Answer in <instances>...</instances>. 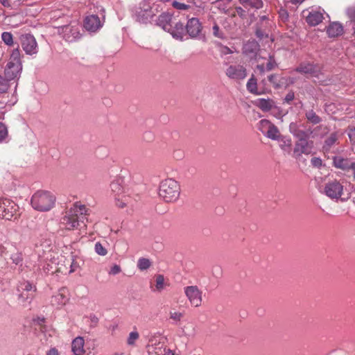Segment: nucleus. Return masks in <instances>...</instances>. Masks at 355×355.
<instances>
[{
    "label": "nucleus",
    "instance_id": "2",
    "mask_svg": "<svg viewBox=\"0 0 355 355\" xmlns=\"http://www.w3.org/2000/svg\"><path fill=\"white\" fill-rule=\"evenodd\" d=\"M180 186L173 178H166L161 181L159 187V196L166 202H173L180 196Z\"/></svg>",
    "mask_w": 355,
    "mask_h": 355
},
{
    "label": "nucleus",
    "instance_id": "21",
    "mask_svg": "<svg viewBox=\"0 0 355 355\" xmlns=\"http://www.w3.org/2000/svg\"><path fill=\"white\" fill-rule=\"evenodd\" d=\"M172 24L173 26H171V30H169L168 33H170L173 37L182 40L185 30L184 24L180 21L173 20Z\"/></svg>",
    "mask_w": 355,
    "mask_h": 355
},
{
    "label": "nucleus",
    "instance_id": "57",
    "mask_svg": "<svg viewBox=\"0 0 355 355\" xmlns=\"http://www.w3.org/2000/svg\"><path fill=\"white\" fill-rule=\"evenodd\" d=\"M89 319H90L91 323L94 326L96 325L97 323L98 322V318L94 315H91L89 316Z\"/></svg>",
    "mask_w": 355,
    "mask_h": 355
},
{
    "label": "nucleus",
    "instance_id": "26",
    "mask_svg": "<svg viewBox=\"0 0 355 355\" xmlns=\"http://www.w3.org/2000/svg\"><path fill=\"white\" fill-rule=\"evenodd\" d=\"M333 160L334 166L335 167L344 171L350 169L352 165V162H351L348 159H345L341 157H334Z\"/></svg>",
    "mask_w": 355,
    "mask_h": 355
},
{
    "label": "nucleus",
    "instance_id": "60",
    "mask_svg": "<svg viewBox=\"0 0 355 355\" xmlns=\"http://www.w3.org/2000/svg\"><path fill=\"white\" fill-rule=\"evenodd\" d=\"M1 4L5 7L10 6V0H0Z\"/></svg>",
    "mask_w": 355,
    "mask_h": 355
},
{
    "label": "nucleus",
    "instance_id": "42",
    "mask_svg": "<svg viewBox=\"0 0 355 355\" xmlns=\"http://www.w3.org/2000/svg\"><path fill=\"white\" fill-rule=\"evenodd\" d=\"M10 62L15 63H21L20 62V53L18 49H14L11 53Z\"/></svg>",
    "mask_w": 355,
    "mask_h": 355
},
{
    "label": "nucleus",
    "instance_id": "31",
    "mask_svg": "<svg viewBox=\"0 0 355 355\" xmlns=\"http://www.w3.org/2000/svg\"><path fill=\"white\" fill-rule=\"evenodd\" d=\"M305 116L309 122L315 125L321 122V118L313 110H306Z\"/></svg>",
    "mask_w": 355,
    "mask_h": 355
},
{
    "label": "nucleus",
    "instance_id": "34",
    "mask_svg": "<svg viewBox=\"0 0 355 355\" xmlns=\"http://www.w3.org/2000/svg\"><path fill=\"white\" fill-rule=\"evenodd\" d=\"M247 89L252 94H256L257 90V80L252 76L248 81L247 83Z\"/></svg>",
    "mask_w": 355,
    "mask_h": 355
},
{
    "label": "nucleus",
    "instance_id": "20",
    "mask_svg": "<svg viewBox=\"0 0 355 355\" xmlns=\"http://www.w3.org/2000/svg\"><path fill=\"white\" fill-rule=\"evenodd\" d=\"M21 69V63L13 64L8 62L5 69V76L8 80H13L17 76Z\"/></svg>",
    "mask_w": 355,
    "mask_h": 355
},
{
    "label": "nucleus",
    "instance_id": "35",
    "mask_svg": "<svg viewBox=\"0 0 355 355\" xmlns=\"http://www.w3.org/2000/svg\"><path fill=\"white\" fill-rule=\"evenodd\" d=\"M151 266V261L146 258H140L137 261V267L140 270H145Z\"/></svg>",
    "mask_w": 355,
    "mask_h": 355
},
{
    "label": "nucleus",
    "instance_id": "28",
    "mask_svg": "<svg viewBox=\"0 0 355 355\" xmlns=\"http://www.w3.org/2000/svg\"><path fill=\"white\" fill-rule=\"evenodd\" d=\"M268 79L275 89L281 88L284 83V78L279 77L277 74L270 75Z\"/></svg>",
    "mask_w": 355,
    "mask_h": 355
},
{
    "label": "nucleus",
    "instance_id": "5",
    "mask_svg": "<svg viewBox=\"0 0 355 355\" xmlns=\"http://www.w3.org/2000/svg\"><path fill=\"white\" fill-rule=\"evenodd\" d=\"M18 205L8 198H0V217L6 220H12L18 211Z\"/></svg>",
    "mask_w": 355,
    "mask_h": 355
},
{
    "label": "nucleus",
    "instance_id": "33",
    "mask_svg": "<svg viewBox=\"0 0 355 355\" xmlns=\"http://www.w3.org/2000/svg\"><path fill=\"white\" fill-rule=\"evenodd\" d=\"M259 49V44L254 41L248 42L244 46L245 53H255Z\"/></svg>",
    "mask_w": 355,
    "mask_h": 355
},
{
    "label": "nucleus",
    "instance_id": "58",
    "mask_svg": "<svg viewBox=\"0 0 355 355\" xmlns=\"http://www.w3.org/2000/svg\"><path fill=\"white\" fill-rule=\"evenodd\" d=\"M221 52L223 54H230L232 53V51L228 48L227 46H223L221 49Z\"/></svg>",
    "mask_w": 355,
    "mask_h": 355
},
{
    "label": "nucleus",
    "instance_id": "47",
    "mask_svg": "<svg viewBox=\"0 0 355 355\" xmlns=\"http://www.w3.org/2000/svg\"><path fill=\"white\" fill-rule=\"evenodd\" d=\"M213 34L218 38L223 39L225 37L223 33L220 31L219 26L217 24H215L213 26Z\"/></svg>",
    "mask_w": 355,
    "mask_h": 355
},
{
    "label": "nucleus",
    "instance_id": "37",
    "mask_svg": "<svg viewBox=\"0 0 355 355\" xmlns=\"http://www.w3.org/2000/svg\"><path fill=\"white\" fill-rule=\"evenodd\" d=\"M94 250L96 254H98L100 256H105L108 252L106 246L103 245L100 242L96 243Z\"/></svg>",
    "mask_w": 355,
    "mask_h": 355
},
{
    "label": "nucleus",
    "instance_id": "48",
    "mask_svg": "<svg viewBox=\"0 0 355 355\" xmlns=\"http://www.w3.org/2000/svg\"><path fill=\"white\" fill-rule=\"evenodd\" d=\"M256 35L260 40H263L264 38H267L268 36V34L266 33V31L265 30H262L259 28H257L256 30Z\"/></svg>",
    "mask_w": 355,
    "mask_h": 355
},
{
    "label": "nucleus",
    "instance_id": "16",
    "mask_svg": "<svg viewBox=\"0 0 355 355\" xmlns=\"http://www.w3.org/2000/svg\"><path fill=\"white\" fill-rule=\"evenodd\" d=\"M68 291L65 288H62L59 292L52 296L51 303L54 306H62L67 302L69 298L67 296Z\"/></svg>",
    "mask_w": 355,
    "mask_h": 355
},
{
    "label": "nucleus",
    "instance_id": "15",
    "mask_svg": "<svg viewBox=\"0 0 355 355\" xmlns=\"http://www.w3.org/2000/svg\"><path fill=\"white\" fill-rule=\"evenodd\" d=\"M259 125L260 129L262 132H264L265 130H266V134L268 138L275 140L280 136V133L277 128L268 120H261Z\"/></svg>",
    "mask_w": 355,
    "mask_h": 355
},
{
    "label": "nucleus",
    "instance_id": "45",
    "mask_svg": "<svg viewBox=\"0 0 355 355\" xmlns=\"http://www.w3.org/2000/svg\"><path fill=\"white\" fill-rule=\"evenodd\" d=\"M139 338V334L137 331H132L130 333L128 338V344L130 345H134L135 342Z\"/></svg>",
    "mask_w": 355,
    "mask_h": 355
},
{
    "label": "nucleus",
    "instance_id": "12",
    "mask_svg": "<svg viewBox=\"0 0 355 355\" xmlns=\"http://www.w3.org/2000/svg\"><path fill=\"white\" fill-rule=\"evenodd\" d=\"M343 187L337 180L327 182L324 187V193L331 199H338L343 193Z\"/></svg>",
    "mask_w": 355,
    "mask_h": 355
},
{
    "label": "nucleus",
    "instance_id": "64",
    "mask_svg": "<svg viewBox=\"0 0 355 355\" xmlns=\"http://www.w3.org/2000/svg\"><path fill=\"white\" fill-rule=\"evenodd\" d=\"M350 169H352L353 171V174H354V179L355 180V162H352V165L350 168Z\"/></svg>",
    "mask_w": 355,
    "mask_h": 355
},
{
    "label": "nucleus",
    "instance_id": "52",
    "mask_svg": "<svg viewBox=\"0 0 355 355\" xmlns=\"http://www.w3.org/2000/svg\"><path fill=\"white\" fill-rule=\"evenodd\" d=\"M173 6L178 10H187L189 8L188 5L178 1H173L172 3Z\"/></svg>",
    "mask_w": 355,
    "mask_h": 355
},
{
    "label": "nucleus",
    "instance_id": "46",
    "mask_svg": "<svg viewBox=\"0 0 355 355\" xmlns=\"http://www.w3.org/2000/svg\"><path fill=\"white\" fill-rule=\"evenodd\" d=\"M277 67V63L274 59V57L272 55H270L269 60L266 64V70L267 71H271Z\"/></svg>",
    "mask_w": 355,
    "mask_h": 355
},
{
    "label": "nucleus",
    "instance_id": "61",
    "mask_svg": "<svg viewBox=\"0 0 355 355\" xmlns=\"http://www.w3.org/2000/svg\"><path fill=\"white\" fill-rule=\"evenodd\" d=\"M257 69L259 71V72L263 74L265 72V67L263 64H259L257 67Z\"/></svg>",
    "mask_w": 355,
    "mask_h": 355
},
{
    "label": "nucleus",
    "instance_id": "51",
    "mask_svg": "<svg viewBox=\"0 0 355 355\" xmlns=\"http://www.w3.org/2000/svg\"><path fill=\"white\" fill-rule=\"evenodd\" d=\"M79 262L74 259L73 258L71 259V261L70 262V270L69 272H73L76 270L77 268H79Z\"/></svg>",
    "mask_w": 355,
    "mask_h": 355
},
{
    "label": "nucleus",
    "instance_id": "9",
    "mask_svg": "<svg viewBox=\"0 0 355 355\" xmlns=\"http://www.w3.org/2000/svg\"><path fill=\"white\" fill-rule=\"evenodd\" d=\"M153 0H142L139 3V7L137 10V16L138 20L143 23H146L149 19L154 15L152 10V3Z\"/></svg>",
    "mask_w": 355,
    "mask_h": 355
},
{
    "label": "nucleus",
    "instance_id": "1",
    "mask_svg": "<svg viewBox=\"0 0 355 355\" xmlns=\"http://www.w3.org/2000/svg\"><path fill=\"white\" fill-rule=\"evenodd\" d=\"M87 209L85 205L75 203L67 210L60 220V227L67 230L78 229L81 224L85 225Z\"/></svg>",
    "mask_w": 355,
    "mask_h": 355
},
{
    "label": "nucleus",
    "instance_id": "25",
    "mask_svg": "<svg viewBox=\"0 0 355 355\" xmlns=\"http://www.w3.org/2000/svg\"><path fill=\"white\" fill-rule=\"evenodd\" d=\"M327 32L329 37H338L343 34V27L342 24L338 22H333L328 26Z\"/></svg>",
    "mask_w": 355,
    "mask_h": 355
},
{
    "label": "nucleus",
    "instance_id": "18",
    "mask_svg": "<svg viewBox=\"0 0 355 355\" xmlns=\"http://www.w3.org/2000/svg\"><path fill=\"white\" fill-rule=\"evenodd\" d=\"M202 29L201 24L197 18L190 19L186 26V30L187 33L191 37H196L199 35Z\"/></svg>",
    "mask_w": 355,
    "mask_h": 355
},
{
    "label": "nucleus",
    "instance_id": "59",
    "mask_svg": "<svg viewBox=\"0 0 355 355\" xmlns=\"http://www.w3.org/2000/svg\"><path fill=\"white\" fill-rule=\"evenodd\" d=\"M46 355H58V352L57 349L52 348L47 352Z\"/></svg>",
    "mask_w": 355,
    "mask_h": 355
},
{
    "label": "nucleus",
    "instance_id": "32",
    "mask_svg": "<svg viewBox=\"0 0 355 355\" xmlns=\"http://www.w3.org/2000/svg\"><path fill=\"white\" fill-rule=\"evenodd\" d=\"M10 258L12 261V263L16 265H19L21 263L22 257L19 252L14 249L12 251H10Z\"/></svg>",
    "mask_w": 355,
    "mask_h": 355
},
{
    "label": "nucleus",
    "instance_id": "56",
    "mask_svg": "<svg viewBox=\"0 0 355 355\" xmlns=\"http://www.w3.org/2000/svg\"><path fill=\"white\" fill-rule=\"evenodd\" d=\"M182 317V313L180 312H171L170 318L175 321H180Z\"/></svg>",
    "mask_w": 355,
    "mask_h": 355
},
{
    "label": "nucleus",
    "instance_id": "49",
    "mask_svg": "<svg viewBox=\"0 0 355 355\" xmlns=\"http://www.w3.org/2000/svg\"><path fill=\"white\" fill-rule=\"evenodd\" d=\"M8 135L6 127L2 123H0V141L6 138Z\"/></svg>",
    "mask_w": 355,
    "mask_h": 355
},
{
    "label": "nucleus",
    "instance_id": "55",
    "mask_svg": "<svg viewBox=\"0 0 355 355\" xmlns=\"http://www.w3.org/2000/svg\"><path fill=\"white\" fill-rule=\"evenodd\" d=\"M295 94L293 91H290L285 96L284 98V102L287 103L288 104H290L294 99Z\"/></svg>",
    "mask_w": 355,
    "mask_h": 355
},
{
    "label": "nucleus",
    "instance_id": "8",
    "mask_svg": "<svg viewBox=\"0 0 355 355\" xmlns=\"http://www.w3.org/2000/svg\"><path fill=\"white\" fill-rule=\"evenodd\" d=\"M166 338L160 336H153L146 346L148 355H163Z\"/></svg>",
    "mask_w": 355,
    "mask_h": 355
},
{
    "label": "nucleus",
    "instance_id": "38",
    "mask_svg": "<svg viewBox=\"0 0 355 355\" xmlns=\"http://www.w3.org/2000/svg\"><path fill=\"white\" fill-rule=\"evenodd\" d=\"M347 15L350 20V24L352 26V28L354 31L353 34L355 35V8H349L347 10Z\"/></svg>",
    "mask_w": 355,
    "mask_h": 355
},
{
    "label": "nucleus",
    "instance_id": "63",
    "mask_svg": "<svg viewBox=\"0 0 355 355\" xmlns=\"http://www.w3.org/2000/svg\"><path fill=\"white\" fill-rule=\"evenodd\" d=\"M236 12L239 15L243 17L244 15L245 11L241 7L236 8Z\"/></svg>",
    "mask_w": 355,
    "mask_h": 355
},
{
    "label": "nucleus",
    "instance_id": "43",
    "mask_svg": "<svg viewBox=\"0 0 355 355\" xmlns=\"http://www.w3.org/2000/svg\"><path fill=\"white\" fill-rule=\"evenodd\" d=\"M1 39L3 42L8 46H11L13 44L12 35L10 33H3L1 35Z\"/></svg>",
    "mask_w": 355,
    "mask_h": 355
},
{
    "label": "nucleus",
    "instance_id": "41",
    "mask_svg": "<svg viewBox=\"0 0 355 355\" xmlns=\"http://www.w3.org/2000/svg\"><path fill=\"white\" fill-rule=\"evenodd\" d=\"M116 200L117 201L116 203V205L119 207H121V208H123L128 204L130 203V198L128 196H123L121 199H120L119 198H116Z\"/></svg>",
    "mask_w": 355,
    "mask_h": 355
},
{
    "label": "nucleus",
    "instance_id": "14",
    "mask_svg": "<svg viewBox=\"0 0 355 355\" xmlns=\"http://www.w3.org/2000/svg\"><path fill=\"white\" fill-rule=\"evenodd\" d=\"M184 293L191 305L198 307L202 303V293L196 286H187Z\"/></svg>",
    "mask_w": 355,
    "mask_h": 355
},
{
    "label": "nucleus",
    "instance_id": "53",
    "mask_svg": "<svg viewBox=\"0 0 355 355\" xmlns=\"http://www.w3.org/2000/svg\"><path fill=\"white\" fill-rule=\"evenodd\" d=\"M121 267L119 265L114 264L113 266L111 267L109 274L115 275L121 272Z\"/></svg>",
    "mask_w": 355,
    "mask_h": 355
},
{
    "label": "nucleus",
    "instance_id": "13",
    "mask_svg": "<svg viewBox=\"0 0 355 355\" xmlns=\"http://www.w3.org/2000/svg\"><path fill=\"white\" fill-rule=\"evenodd\" d=\"M20 40L22 49L27 54L33 55L37 53V44L33 35L29 34L22 35Z\"/></svg>",
    "mask_w": 355,
    "mask_h": 355
},
{
    "label": "nucleus",
    "instance_id": "44",
    "mask_svg": "<svg viewBox=\"0 0 355 355\" xmlns=\"http://www.w3.org/2000/svg\"><path fill=\"white\" fill-rule=\"evenodd\" d=\"M156 289L158 291H161L164 289V278L162 275H158L156 276Z\"/></svg>",
    "mask_w": 355,
    "mask_h": 355
},
{
    "label": "nucleus",
    "instance_id": "24",
    "mask_svg": "<svg viewBox=\"0 0 355 355\" xmlns=\"http://www.w3.org/2000/svg\"><path fill=\"white\" fill-rule=\"evenodd\" d=\"M84 340L82 337L76 338L71 343V350L75 355H83L85 353L84 349Z\"/></svg>",
    "mask_w": 355,
    "mask_h": 355
},
{
    "label": "nucleus",
    "instance_id": "23",
    "mask_svg": "<svg viewBox=\"0 0 355 355\" xmlns=\"http://www.w3.org/2000/svg\"><path fill=\"white\" fill-rule=\"evenodd\" d=\"M305 17L306 21L313 26L318 25L324 19L322 13L318 11L309 12V14Z\"/></svg>",
    "mask_w": 355,
    "mask_h": 355
},
{
    "label": "nucleus",
    "instance_id": "6",
    "mask_svg": "<svg viewBox=\"0 0 355 355\" xmlns=\"http://www.w3.org/2000/svg\"><path fill=\"white\" fill-rule=\"evenodd\" d=\"M289 130L297 139H309L313 137V130L305 123H291Z\"/></svg>",
    "mask_w": 355,
    "mask_h": 355
},
{
    "label": "nucleus",
    "instance_id": "54",
    "mask_svg": "<svg viewBox=\"0 0 355 355\" xmlns=\"http://www.w3.org/2000/svg\"><path fill=\"white\" fill-rule=\"evenodd\" d=\"M311 162L314 167L317 168L320 167L322 164V159L319 157H313L311 160Z\"/></svg>",
    "mask_w": 355,
    "mask_h": 355
},
{
    "label": "nucleus",
    "instance_id": "7",
    "mask_svg": "<svg viewBox=\"0 0 355 355\" xmlns=\"http://www.w3.org/2000/svg\"><path fill=\"white\" fill-rule=\"evenodd\" d=\"M295 71L306 75L307 78H314L317 79L318 82H322L320 80L322 73L320 71V67L318 64L304 62L299 64L295 69Z\"/></svg>",
    "mask_w": 355,
    "mask_h": 355
},
{
    "label": "nucleus",
    "instance_id": "22",
    "mask_svg": "<svg viewBox=\"0 0 355 355\" xmlns=\"http://www.w3.org/2000/svg\"><path fill=\"white\" fill-rule=\"evenodd\" d=\"M173 19L170 14L162 13L159 16L157 24L164 30L168 32L169 30H171V26H173Z\"/></svg>",
    "mask_w": 355,
    "mask_h": 355
},
{
    "label": "nucleus",
    "instance_id": "40",
    "mask_svg": "<svg viewBox=\"0 0 355 355\" xmlns=\"http://www.w3.org/2000/svg\"><path fill=\"white\" fill-rule=\"evenodd\" d=\"M292 146V141L291 139L284 138L280 141V147L282 150L286 152H290Z\"/></svg>",
    "mask_w": 355,
    "mask_h": 355
},
{
    "label": "nucleus",
    "instance_id": "50",
    "mask_svg": "<svg viewBox=\"0 0 355 355\" xmlns=\"http://www.w3.org/2000/svg\"><path fill=\"white\" fill-rule=\"evenodd\" d=\"M347 135L349 140L352 143H355V128L349 127L347 129Z\"/></svg>",
    "mask_w": 355,
    "mask_h": 355
},
{
    "label": "nucleus",
    "instance_id": "29",
    "mask_svg": "<svg viewBox=\"0 0 355 355\" xmlns=\"http://www.w3.org/2000/svg\"><path fill=\"white\" fill-rule=\"evenodd\" d=\"M256 105L263 111H269L273 106V101L270 99L260 98L257 101Z\"/></svg>",
    "mask_w": 355,
    "mask_h": 355
},
{
    "label": "nucleus",
    "instance_id": "19",
    "mask_svg": "<svg viewBox=\"0 0 355 355\" xmlns=\"http://www.w3.org/2000/svg\"><path fill=\"white\" fill-rule=\"evenodd\" d=\"M101 26L99 17L97 15H90L85 18L84 27L89 31L94 32Z\"/></svg>",
    "mask_w": 355,
    "mask_h": 355
},
{
    "label": "nucleus",
    "instance_id": "39",
    "mask_svg": "<svg viewBox=\"0 0 355 355\" xmlns=\"http://www.w3.org/2000/svg\"><path fill=\"white\" fill-rule=\"evenodd\" d=\"M9 81L10 80H8V78H4L0 76V94L7 92L10 87Z\"/></svg>",
    "mask_w": 355,
    "mask_h": 355
},
{
    "label": "nucleus",
    "instance_id": "36",
    "mask_svg": "<svg viewBox=\"0 0 355 355\" xmlns=\"http://www.w3.org/2000/svg\"><path fill=\"white\" fill-rule=\"evenodd\" d=\"M243 4H246L252 8H260L262 7L263 2L261 0H239Z\"/></svg>",
    "mask_w": 355,
    "mask_h": 355
},
{
    "label": "nucleus",
    "instance_id": "4",
    "mask_svg": "<svg viewBox=\"0 0 355 355\" xmlns=\"http://www.w3.org/2000/svg\"><path fill=\"white\" fill-rule=\"evenodd\" d=\"M17 291L19 293L18 300L21 303L30 304L35 297L36 286L28 281L19 284Z\"/></svg>",
    "mask_w": 355,
    "mask_h": 355
},
{
    "label": "nucleus",
    "instance_id": "62",
    "mask_svg": "<svg viewBox=\"0 0 355 355\" xmlns=\"http://www.w3.org/2000/svg\"><path fill=\"white\" fill-rule=\"evenodd\" d=\"M163 355H175L172 350L170 349H165Z\"/></svg>",
    "mask_w": 355,
    "mask_h": 355
},
{
    "label": "nucleus",
    "instance_id": "27",
    "mask_svg": "<svg viewBox=\"0 0 355 355\" xmlns=\"http://www.w3.org/2000/svg\"><path fill=\"white\" fill-rule=\"evenodd\" d=\"M338 139V137L336 133H331L324 141V144L322 147L324 152H329L331 148L337 143Z\"/></svg>",
    "mask_w": 355,
    "mask_h": 355
},
{
    "label": "nucleus",
    "instance_id": "11",
    "mask_svg": "<svg viewBox=\"0 0 355 355\" xmlns=\"http://www.w3.org/2000/svg\"><path fill=\"white\" fill-rule=\"evenodd\" d=\"M225 75L230 79L239 81L246 78L247 71L241 64H230L225 70Z\"/></svg>",
    "mask_w": 355,
    "mask_h": 355
},
{
    "label": "nucleus",
    "instance_id": "3",
    "mask_svg": "<svg viewBox=\"0 0 355 355\" xmlns=\"http://www.w3.org/2000/svg\"><path fill=\"white\" fill-rule=\"evenodd\" d=\"M55 196L47 191H37L31 198V205L35 210L47 211L52 209L55 202Z\"/></svg>",
    "mask_w": 355,
    "mask_h": 355
},
{
    "label": "nucleus",
    "instance_id": "10",
    "mask_svg": "<svg viewBox=\"0 0 355 355\" xmlns=\"http://www.w3.org/2000/svg\"><path fill=\"white\" fill-rule=\"evenodd\" d=\"M313 141L309 139H297L295 144L293 156L299 158L302 154L309 155L312 152Z\"/></svg>",
    "mask_w": 355,
    "mask_h": 355
},
{
    "label": "nucleus",
    "instance_id": "17",
    "mask_svg": "<svg viewBox=\"0 0 355 355\" xmlns=\"http://www.w3.org/2000/svg\"><path fill=\"white\" fill-rule=\"evenodd\" d=\"M80 27L79 26H65L64 28V39L69 42H73L76 40L80 37L81 34L80 33Z\"/></svg>",
    "mask_w": 355,
    "mask_h": 355
},
{
    "label": "nucleus",
    "instance_id": "30",
    "mask_svg": "<svg viewBox=\"0 0 355 355\" xmlns=\"http://www.w3.org/2000/svg\"><path fill=\"white\" fill-rule=\"evenodd\" d=\"M122 180L120 179L114 180L110 184L111 191L115 196L119 197L120 194L123 193V189L121 186Z\"/></svg>",
    "mask_w": 355,
    "mask_h": 355
}]
</instances>
